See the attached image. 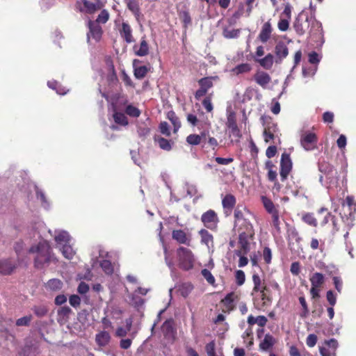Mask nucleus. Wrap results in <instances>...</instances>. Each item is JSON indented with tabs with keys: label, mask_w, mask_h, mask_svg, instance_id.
Instances as JSON below:
<instances>
[{
	"label": "nucleus",
	"mask_w": 356,
	"mask_h": 356,
	"mask_svg": "<svg viewBox=\"0 0 356 356\" xmlns=\"http://www.w3.org/2000/svg\"><path fill=\"white\" fill-rule=\"evenodd\" d=\"M29 252L35 254L34 263L37 268L42 269L50 262L56 261V257L51 252L49 243L44 239H42L36 245L31 246Z\"/></svg>",
	"instance_id": "nucleus-1"
},
{
	"label": "nucleus",
	"mask_w": 356,
	"mask_h": 356,
	"mask_svg": "<svg viewBox=\"0 0 356 356\" xmlns=\"http://www.w3.org/2000/svg\"><path fill=\"white\" fill-rule=\"evenodd\" d=\"M319 170L323 175L320 177V181L327 188L337 186L338 182V173L332 165L327 163L319 165Z\"/></svg>",
	"instance_id": "nucleus-2"
},
{
	"label": "nucleus",
	"mask_w": 356,
	"mask_h": 356,
	"mask_svg": "<svg viewBox=\"0 0 356 356\" xmlns=\"http://www.w3.org/2000/svg\"><path fill=\"white\" fill-rule=\"evenodd\" d=\"M177 256L179 266L181 268L188 270L193 268L195 261L192 251L184 247H179L177 250Z\"/></svg>",
	"instance_id": "nucleus-3"
},
{
	"label": "nucleus",
	"mask_w": 356,
	"mask_h": 356,
	"mask_svg": "<svg viewBox=\"0 0 356 356\" xmlns=\"http://www.w3.org/2000/svg\"><path fill=\"white\" fill-rule=\"evenodd\" d=\"M238 243L240 249L236 251H241L244 253H248L250 250V240L254 235V230L252 225H248V228L240 229Z\"/></svg>",
	"instance_id": "nucleus-4"
},
{
	"label": "nucleus",
	"mask_w": 356,
	"mask_h": 356,
	"mask_svg": "<svg viewBox=\"0 0 356 356\" xmlns=\"http://www.w3.org/2000/svg\"><path fill=\"white\" fill-rule=\"evenodd\" d=\"M318 142L316 135L310 131H302L300 133V143L301 147L306 151H312L316 149Z\"/></svg>",
	"instance_id": "nucleus-5"
},
{
	"label": "nucleus",
	"mask_w": 356,
	"mask_h": 356,
	"mask_svg": "<svg viewBox=\"0 0 356 356\" xmlns=\"http://www.w3.org/2000/svg\"><path fill=\"white\" fill-rule=\"evenodd\" d=\"M102 3L99 0H81L76 2V8L81 13L92 14L100 10Z\"/></svg>",
	"instance_id": "nucleus-6"
},
{
	"label": "nucleus",
	"mask_w": 356,
	"mask_h": 356,
	"mask_svg": "<svg viewBox=\"0 0 356 356\" xmlns=\"http://www.w3.org/2000/svg\"><path fill=\"white\" fill-rule=\"evenodd\" d=\"M303 14L301 13L298 15L294 22V29L298 34L303 35L305 31L309 28L311 22L312 24H318V22L315 20L312 17L306 16L304 21H302Z\"/></svg>",
	"instance_id": "nucleus-7"
},
{
	"label": "nucleus",
	"mask_w": 356,
	"mask_h": 356,
	"mask_svg": "<svg viewBox=\"0 0 356 356\" xmlns=\"http://www.w3.org/2000/svg\"><path fill=\"white\" fill-rule=\"evenodd\" d=\"M234 217L235 227H238L239 230L248 228V225H252L250 218L252 217V215L248 211H243L237 209L234 211Z\"/></svg>",
	"instance_id": "nucleus-8"
},
{
	"label": "nucleus",
	"mask_w": 356,
	"mask_h": 356,
	"mask_svg": "<svg viewBox=\"0 0 356 356\" xmlns=\"http://www.w3.org/2000/svg\"><path fill=\"white\" fill-rule=\"evenodd\" d=\"M88 26L89 31L87 33V40L88 42H91L92 40L95 42H97L100 40L102 35V29L97 22H93V21L89 20L88 22Z\"/></svg>",
	"instance_id": "nucleus-9"
},
{
	"label": "nucleus",
	"mask_w": 356,
	"mask_h": 356,
	"mask_svg": "<svg viewBox=\"0 0 356 356\" xmlns=\"http://www.w3.org/2000/svg\"><path fill=\"white\" fill-rule=\"evenodd\" d=\"M51 236L55 240L56 248L58 249L60 246L67 245L72 241V238L69 233L65 230L56 229L52 233L51 230L48 231Z\"/></svg>",
	"instance_id": "nucleus-10"
},
{
	"label": "nucleus",
	"mask_w": 356,
	"mask_h": 356,
	"mask_svg": "<svg viewBox=\"0 0 356 356\" xmlns=\"http://www.w3.org/2000/svg\"><path fill=\"white\" fill-rule=\"evenodd\" d=\"M201 220L204 226L210 229H216L218 222V216L213 210H209L204 213L201 217Z\"/></svg>",
	"instance_id": "nucleus-11"
},
{
	"label": "nucleus",
	"mask_w": 356,
	"mask_h": 356,
	"mask_svg": "<svg viewBox=\"0 0 356 356\" xmlns=\"http://www.w3.org/2000/svg\"><path fill=\"white\" fill-rule=\"evenodd\" d=\"M292 168V162L289 154L284 153L280 161V177L282 181L285 180Z\"/></svg>",
	"instance_id": "nucleus-12"
},
{
	"label": "nucleus",
	"mask_w": 356,
	"mask_h": 356,
	"mask_svg": "<svg viewBox=\"0 0 356 356\" xmlns=\"http://www.w3.org/2000/svg\"><path fill=\"white\" fill-rule=\"evenodd\" d=\"M215 77H204L198 81L200 86V89L195 92V98L199 99L206 95L209 88L213 86V81Z\"/></svg>",
	"instance_id": "nucleus-13"
},
{
	"label": "nucleus",
	"mask_w": 356,
	"mask_h": 356,
	"mask_svg": "<svg viewBox=\"0 0 356 356\" xmlns=\"http://www.w3.org/2000/svg\"><path fill=\"white\" fill-rule=\"evenodd\" d=\"M140 63V61L137 59H135L133 62L134 76L138 79L144 78L149 70V67L146 65H138Z\"/></svg>",
	"instance_id": "nucleus-14"
},
{
	"label": "nucleus",
	"mask_w": 356,
	"mask_h": 356,
	"mask_svg": "<svg viewBox=\"0 0 356 356\" xmlns=\"http://www.w3.org/2000/svg\"><path fill=\"white\" fill-rule=\"evenodd\" d=\"M273 28L270 21L265 22L259 34L258 39L263 43L266 42L270 38Z\"/></svg>",
	"instance_id": "nucleus-15"
},
{
	"label": "nucleus",
	"mask_w": 356,
	"mask_h": 356,
	"mask_svg": "<svg viewBox=\"0 0 356 356\" xmlns=\"http://www.w3.org/2000/svg\"><path fill=\"white\" fill-rule=\"evenodd\" d=\"M254 79L256 83L261 86L263 88H266L268 84L270 82L271 78L270 75L263 71H258L254 76Z\"/></svg>",
	"instance_id": "nucleus-16"
},
{
	"label": "nucleus",
	"mask_w": 356,
	"mask_h": 356,
	"mask_svg": "<svg viewBox=\"0 0 356 356\" xmlns=\"http://www.w3.org/2000/svg\"><path fill=\"white\" fill-rule=\"evenodd\" d=\"M172 237L174 240L177 241L179 243L190 245L191 238L186 234V233L181 229L173 230L172 232Z\"/></svg>",
	"instance_id": "nucleus-17"
},
{
	"label": "nucleus",
	"mask_w": 356,
	"mask_h": 356,
	"mask_svg": "<svg viewBox=\"0 0 356 356\" xmlns=\"http://www.w3.org/2000/svg\"><path fill=\"white\" fill-rule=\"evenodd\" d=\"M149 45L145 37L141 38L139 44H136L134 47V51L136 56H145L149 54Z\"/></svg>",
	"instance_id": "nucleus-18"
},
{
	"label": "nucleus",
	"mask_w": 356,
	"mask_h": 356,
	"mask_svg": "<svg viewBox=\"0 0 356 356\" xmlns=\"http://www.w3.org/2000/svg\"><path fill=\"white\" fill-rule=\"evenodd\" d=\"M119 32L121 37L127 43H131L134 42L132 29L128 23L122 22V28L120 29Z\"/></svg>",
	"instance_id": "nucleus-19"
},
{
	"label": "nucleus",
	"mask_w": 356,
	"mask_h": 356,
	"mask_svg": "<svg viewBox=\"0 0 356 356\" xmlns=\"http://www.w3.org/2000/svg\"><path fill=\"white\" fill-rule=\"evenodd\" d=\"M16 268V264L10 259H0V274L9 275Z\"/></svg>",
	"instance_id": "nucleus-20"
},
{
	"label": "nucleus",
	"mask_w": 356,
	"mask_h": 356,
	"mask_svg": "<svg viewBox=\"0 0 356 356\" xmlns=\"http://www.w3.org/2000/svg\"><path fill=\"white\" fill-rule=\"evenodd\" d=\"M267 290H263V291L258 292V296L255 298V305L258 307H264L269 305L271 302L270 298L266 293Z\"/></svg>",
	"instance_id": "nucleus-21"
},
{
	"label": "nucleus",
	"mask_w": 356,
	"mask_h": 356,
	"mask_svg": "<svg viewBox=\"0 0 356 356\" xmlns=\"http://www.w3.org/2000/svg\"><path fill=\"white\" fill-rule=\"evenodd\" d=\"M275 343V338L267 334L265 335L264 339L259 343V348L261 350L267 351L270 350Z\"/></svg>",
	"instance_id": "nucleus-22"
},
{
	"label": "nucleus",
	"mask_w": 356,
	"mask_h": 356,
	"mask_svg": "<svg viewBox=\"0 0 356 356\" xmlns=\"http://www.w3.org/2000/svg\"><path fill=\"white\" fill-rule=\"evenodd\" d=\"M275 53L279 60H277L276 62H281L283 58L287 56L289 54L288 48L283 42H280L275 46Z\"/></svg>",
	"instance_id": "nucleus-23"
},
{
	"label": "nucleus",
	"mask_w": 356,
	"mask_h": 356,
	"mask_svg": "<svg viewBox=\"0 0 356 356\" xmlns=\"http://www.w3.org/2000/svg\"><path fill=\"white\" fill-rule=\"evenodd\" d=\"M207 134L202 132L200 135L191 134L187 136L186 142L191 145H197L206 140Z\"/></svg>",
	"instance_id": "nucleus-24"
},
{
	"label": "nucleus",
	"mask_w": 356,
	"mask_h": 356,
	"mask_svg": "<svg viewBox=\"0 0 356 356\" xmlns=\"http://www.w3.org/2000/svg\"><path fill=\"white\" fill-rule=\"evenodd\" d=\"M128 9L134 15L138 20L140 15V7L138 0H124Z\"/></svg>",
	"instance_id": "nucleus-25"
},
{
	"label": "nucleus",
	"mask_w": 356,
	"mask_h": 356,
	"mask_svg": "<svg viewBox=\"0 0 356 356\" xmlns=\"http://www.w3.org/2000/svg\"><path fill=\"white\" fill-rule=\"evenodd\" d=\"M111 336L106 331H102L96 334L95 341L99 346H106L110 341Z\"/></svg>",
	"instance_id": "nucleus-26"
},
{
	"label": "nucleus",
	"mask_w": 356,
	"mask_h": 356,
	"mask_svg": "<svg viewBox=\"0 0 356 356\" xmlns=\"http://www.w3.org/2000/svg\"><path fill=\"white\" fill-rule=\"evenodd\" d=\"M149 291V289L138 287V289L134 291V293L130 295V298H131V301L136 305H141L143 303V301L140 298H136V294H140L142 296H145Z\"/></svg>",
	"instance_id": "nucleus-27"
},
{
	"label": "nucleus",
	"mask_w": 356,
	"mask_h": 356,
	"mask_svg": "<svg viewBox=\"0 0 356 356\" xmlns=\"http://www.w3.org/2000/svg\"><path fill=\"white\" fill-rule=\"evenodd\" d=\"M63 284L59 279L49 280L46 284L45 287L47 290L51 291H58L63 288Z\"/></svg>",
	"instance_id": "nucleus-28"
},
{
	"label": "nucleus",
	"mask_w": 356,
	"mask_h": 356,
	"mask_svg": "<svg viewBox=\"0 0 356 356\" xmlns=\"http://www.w3.org/2000/svg\"><path fill=\"white\" fill-rule=\"evenodd\" d=\"M201 236V242L205 244L209 249L213 246V236L209 234L206 229H201L199 232Z\"/></svg>",
	"instance_id": "nucleus-29"
},
{
	"label": "nucleus",
	"mask_w": 356,
	"mask_h": 356,
	"mask_svg": "<svg viewBox=\"0 0 356 356\" xmlns=\"http://www.w3.org/2000/svg\"><path fill=\"white\" fill-rule=\"evenodd\" d=\"M256 61L266 70H270L274 63V57L271 54H267L264 58L256 59Z\"/></svg>",
	"instance_id": "nucleus-30"
},
{
	"label": "nucleus",
	"mask_w": 356,
	"mask_h": 356,
	"mask_svg": "<svg viewBox=\"0 0 356 356\" xmlns=\"http://www.w3.org/2000/svg\"><path fill=\"white\" fill-rule=\"evenodd\" d=\"M228 134L231 138L232 143H238L242 136L237 124L228 127Z\"/></svg>",
	"instance_id": "nucleus-31"
},
{
	"label": "nucleus",
	"mask_w": 356,
	"mask_h": 356,
	"mask_svg": "<svg viewBox=\"0 0 356 356\" xmlns=\"http://www.w3.org/2000/svg\"><path fill=\"white\" fill-rule=\"evenodd\" d=\"M58 250L61 252L63 257L67 259H72L75 254V251L74 250L71 243L60 246Z\"/></svg>",
	"instance_id": "nucleus-32"
},
{
	"label": "nucleus",
	"mask_w": 356,
	"mask_h": 356,
	"mask_svg": "<svg viewBox=\"0 0 356 356\" xmlns=\"http://www.w3.org/2000/svg\"><path fill=\"white\" fill-rule=\"evenodd\" d=\"M252 281L254 283V287L252 289V294L258 293L259 291H263V290H267L266 286L261 284V280L260 277L257 274H253L252 275Z\"/></svg>",
	"instance_id": "nucleus-33"
},
{
	"label": "nucleus",
	"mask_w": 356,
	"mask_h": 356,
	"mask_svg": "<svg viewBox=\"0 0 356 356\" xmlns=\"http://www.w3.org/2000/svg\"><path fill=\"white\" fill-rule=\"evenodd\" d=\"M312 286L321 287L324 282V276L322 273H315L310 277Z\"/></svg>",
	"instance_id": "nucleus-34"
},
{
	"label": "nucleus",
	"mask_w": 356,
	"mask_h": 356,
	"mask_svg": "<svg viewBox=\"0 0 356 356\" xmlns=\"http://www.w3.org/2000/svg\"><path fill=\"white\" fill-rule=\"evenodd\" d=\"M222 204L224 209L231 210L236 204V199L234 196L231 194L226 195L222 199Z\"/></svg>",
	"instance_id": "nucleus-35"
},
{
	"label": "nucleus",
	"mask_w": 356,
	"mask_h": 356,
	"mask_svg": "<svg viewBox=\"0 0 356 356\" xmlns=\"http://www.w3.org/2000/svg\"><path fill=\"white\" fill-rule=\"evenodd\" d=\"M240 32V29H235L231 26H227L223 29L222 35L226 38H235L239 35Z\"/></svg>",
	"instance_id": "nucleus-36"
},
{
	"label": "nucleus",
	"mask_w": 356,
	"mask_h": 356,
	"mask_svg": "<svg viewBox=\"0 0 356 356\" xmlns=\"http://www.w3.org/2000/svg\"><path fill=\"white\" fill-rule=\"evenodd\" d=\"M252 69L250 64L243 63L236 66L232 70L234 74L238 75L240 74L247 73Z\"/></svg>",
	"instance_id": "nucleus-37"
},
{
	"label": "nucleus",
	"mask_w": 356,
	"mask_h": 356,
	"mask_svg": "<svg viewBox=\"0 0 356 356\" xmlns=\"http://www.w3.org/2000/svg\"><path fill=\"white\" fill-rule=\"evenodd\" d=\"M34 188H35V190L37 199L38 200H40L42 206L44 209H48L49 207V203L47 201L44 193H43V191L42 190L38 188V186H35Z\"/></svg>",
	"instance_id": "nucleus-38"
},
{
	"label": "nucleus",
	"mask_w": 356,
	"mask_h": 356,
	"mask_svg": "<svg viewBox=\"0 0 356 356\" xmlns=\"http://www.w3.org/2000/svg\"><path fill=\"white\" fill-rule=\"evenodd\" d=\"M261 199L264 208L270 214L277 211L273 202L269 198L266 196H261Z\"/></svg>",
	"instance_id": "nucleus-39"
},
{
	"label": "nucleus",
	"mask_w": 356,
	"mask_h": 356,
	"mask_svg": "<svg viewBox=\"0 0 356 356\" xmlns=\"http://www.w3.org/2000/svg\"><path fill=\"white\" fill-rule=\"evenodd\" d=\"M47 85L49 88L55 90L56 93L58 95H65L67 93V90H66L64 87L60 86L57 81H48Z\"/></svg>",
	"instance_id": "nucleus-40"
},
{
	"label": "nucleus",
	"mask_w": 356,
	"mask_h": 356,
	"mask_svg": "<svg viewBox=\"0 0 356 356\" xmlns=\"http://www.w3.org/2000/svg\"><path fill=\"white\" fill-rule=\"evenodd\" d=\"M346 205L348 208L349 215L350 217H352V216L355 213L356 211V202L354 200L353 197L352 196H347L346 198V203L343 204V207H346Z\"/></svg>",
	"instance_id": "nucleus-41"
},
{
	"label": "nucleus",
	"mask_w": 356,
	"mask_h": 356,
	"mask_svg": "<svg viewBox=\"0 0 356 356\" xmlns=\"http://www.w3.org/2000/svg\"><path fill=\"white\" fill-rule=\"evenodd\" d=\"M113 119L115 123L126 126L128 124V120L125 115L120 112L115 111L113 114Z\"/></svg>",
	"instance_id": "nucleus-42"
},
{
	"label": "nucleus",
	"mask_w": 356,
	"mask_h": 356,
	"mask_svg": "<svg viewBox=\"0 0 356 356\" xmlns=\"http://www.w3.org/2000/svg\"><path fill=\"white\" fill-rule=\"evenodd\" d=\"M71 313L68 307H62L58 310V321H65Z\"/></svg>",
	"instance_id": "nucleus-43"
},
{
	"label": "nucleus",
	"mask_w": 356,
	"mask_h": 356,
	"mask_svg": "<svg viewBox=\"0 0 356 356\" xmlns=\"http://www.w3.org/2000/svg\"><path fill=\"white\" fill-rule=\"evenodd\" d=\"M125 113L127 115L133 118H138L140 115V111L132 104H129L125 108Z\"/></svg>",
	"instance_id": "nucleus-44"
},
{
	"label": "nucleus",
	"mask_w": 356,
	"mask_h": 356,
	"mask_svg": "<svg viewBox=\"0 0 356 356\" xmlns=\"http://www.w3.org/2000/svg\"><path fill=\"white\" fill-rule=\"evenodd\" d=\"M100 266L103 271L107 275H111L113 273V266L108 260H103L100 262Z\"/></svg>",
	"instance_id": "nucleus-45"
},
{
	"label": "nucleus",
	"mask_w": 356,
	"mask_h": 356,
	"mask_svg": "<svg viewBox=\"0 0 356 356\" xmlns=\"http://www.w3.org/2000/svg\"><path fill=\"white\" fill-rule=\"evenodd\" d=\"M109 19V13L106 10H102L101 13L99 14L97 19L93 21V22H97L98 24L99 23L105 24Z\"/></svg>",
	"instance_id": "nucleus-46"
},
{
	"label": "nucleus",
	"mask_w": 356,
	"mask_h": 356,
	"mask_svg": "<svg viewBox=\"0 0 356 356\" xmlns=\"http://www.w3.org/2000/svg\"><path fill=\"white\" fill-rule=\"evenodd\" d=\"M302 220L313 227H316L317 225V221L316 219L314 218V215L312 213H305L302 216Z\"/></svg>",
	"instance_id": "nucleus-47"
},
{
	"label": "nucleus",
	"mask_w": 356,
	"mask_h": 356,
	"mask_svg": "<svg viewBox=\"0 0 356 356\" xmlns=\"http://www.w3.org/2000/svg\"><path fill=\"white\" fill-rule=\"evenodd\" d=\"M193 289V286L191 284L184 283L179 288L180 293L182 296L187 297Z\"/></svg>",
	"instance_id": "nucleus-48"
},
{
	"label": "nucleus",
	"mask_w": 356,
	"mask_h": 356,
	"mask_svg": "<svg viewBox=\"0 0 356 356\" xmlns=\"http://www.w3.org/2000/svg\"><path fill=\"white\" fill-rule=\"evenodd\" d=\"M247 253L241 251H235V254L239 257L238 267L242 268L245 266L248 263V258L245 256Z\"/></svg>",
	"instance_id": "nucleus-49"
},
{
	"label": "nucleus",
	"mask_w": 356,
	"mask_h": 356,
	"mask_svg": "<svg viewBox=\"0 0 356 356\" xmlns=\"http://www.w3.org/2000/svg\"><path fill=\"white\" fill-rule=\"evenodd\" d=\"M159 146L164 150L169 151L171 149L172 146L170 141L164 138H159L157 139Z\"/></svg>",
	"instance_id": "nucleus-50"
},
{
	"label": "nucleus",
	"mask_w": 356,
	"mask_h": 356,
	"mask_svg": "<svg viewBox=\"0 0 356 356\" xmlns=\"http://www.w3.org/2000/svg\"><path fill=\"white\" fill-rule=\"evenodd\" d=\"M32 318L31 315L25 316L18 318L15 324L17 326H28L32 321Z\"/></svg>",
	"instance_id": "nucleus-51"
},
{
	"label": "nucleus",
	"mask_w": 356,
	"mask_h": 356,
	"mask_svg": "<svg viewBox=\"0 0 356 356\" xmlns=\"http://www.w3.org/2000/svg\"><path fill=\"white\" fill-rule=\"evenodd\" d=\"M32 310L35 313L36 316L38 317L44 316L47 314L48 309L45 306H35L33 307Z\"/></svg>",
	"instance_id": "nucleus-52"
},
{
	"label": "nucleus",
	"mask_w": 356,
	"mask_h": 356,
	"mask_svg": "<svg viewBox=\"0 0 356 356\" xmlns=\"http://www.w3.org/2000/svg\"><path fill=\"white\" fill-rule=\"evenodd\" d=\"M168 118L171 121L175 127V131L178 129L180 127V122L178 120L175 113L173 111H170L168 113Z\"/></svg>",
	"instance_id": "nucleus-53"
},
{
	"label": "nucleus",
	"mask_w": 356,
	"mask_h": 356,
	"mask_svg": "<svg viewBox=\"0 0 356 356\" xmlns=\"http://www.w3.org/2000/svg\"><path fill=\"white\" fill-rule=\"evenodd\" d=\"M235 277L236 283L238 286H241L244 284L245 280V275L243 270H238L236 271Z\"/></svg>",
	"instance_id": "nucleus-54"
},
{
	"label": "nucleus",
	"mask_w": 356,
	"mask_h": 356,
	"mask_svg": "<svg viewBox=\"0 0 356 356\" xmlns=\"http://www.w3.org/2000/svg\"><path fill=\"white\" fill-rule=\"evenodd\" d=\"M201 274L204 277V279L208 282V283H209L211 284H214L215 278L209 270H207V269L202 270Z\"/></svg>",
	"instance_id": "nucleus-55"
},
{
	"label": "nucleus",
	"mask_w": 356,
	"mask_h": 356,
	"mask_svg": "<svg viewBox=\"0 0 356 356\" xmlns=\"http://www.w3.org/2000/svg\"><path fill=\"white\" fill-rule=\"evenodd\" d=\"M275 127H274L273 130H271V127L265 128L264 131V137L266 143H268L270 140L274 138L273 131H275Z\"/></svg>",
	"instance_id": "nucleus-56"
},
{
	"label": "nucleus",
	"mask_w": 356,
	"mask_h": 356,
	"mask_svg": "<svg viewBox=\"0 0 356 356\" xmlns=\"http://www.w3.org/2000/svg\"><path fill=\"white\" fill-rule=\"evenodd\" d=\"M289 19H281L278 22L277 26L280 31H286L289 26Z\"/></svg>",
	"instance_id": "nucleus-57"
},
{
	"label": "nucleus",
	"mask_w": 356,
	"mask_h": 356,
	"mask_svg": "<svg viewBox=\"0 0 356 356\" xmlns=\"http://www.w3.org/2000/svg\"><path fill=\"white\" fill-rule=\"evenodd\" d=\"M326 298L330 306H334L337 302V294L332 291H328L326 293Z\"/></svg>",
	"instance_id": "nucleus-58"
},
{
	"label": "nucleus",
	"mask_w": 356,
	"mask_h": 356,
	"mask_svg": "<svg viewBox=\"0 0 356 356\" xmlns=\"http://www.w3.org/2000/svg\"><path fill=\"white\" fill-rule=\"evenodd\" d=\"M243 338L245 340L246 338H250L248 342H247L248 346H252L253 345V338H252V330L251 328H248L245 330L243 334Z\"/></svg>",
	"instance_id": "nucleus-59"
},
{
	"label": "nucleus",
	"mask_w": 356,
	"mask_h": 356,
	"mask_svg": "<svg viewBox=\"0 0 356 356\" xmlns=\"http://www.w3.org/2000/svg\"><path fill=\"white\" fill-rule=\"evenodd\" d=\"M317 342V337L314 334H310L308 335L306 339V343L307 346L312 348L314 347Z\"/></svg>",
	"instance_id": "nucleus-60"
},
{
	"label": "nucleus",
	"mask_w": 356,
	"mask_h": 356,
	"mask_svg": "<svg viewBox=\"0 0 356 356\" xmlns=\"http://www.w3.org/2000/svg\"><path fill=\"white\" fill-rule=\"evenodd\" d=\"M206 352L208 356H212L216 355V350H215V343L214 341H211L208 344H207L206 347Z\"/></svg>",
	"instance_id": "nucleus-61"
},
{
	"label": "nucleus",
	"mask_w": 356,
	"mask_h": 356,
	"mask_svg": "<svg viewBox=\"0 0 356 356\" xmlns=\"http://www.w3.org/2000/svg\"><path fill=\"white\" fill-rule=\"evenodd\" d=\"M163 330L165 332V335H170L172 337H174L175 333L173 331V328L171 326L170 323L168 322H165L163 325Z\"/></svg>",
	"instance_id": "nucleus-62"
},
{
	"label": "nucleus",
	"mask_w": 356,
	"mask_h": 356,
	"mask_svg": "<svg viewBox=\"0 0 356 356\" xmlns=\"http://www.w3.org/2000/svg\"><path fill=\"white\" fill-rule=\"evenodd\" d=\"M69 302L73 307H76L81 303V298L77 295H72L69 298Z\"/></svg>",
	"instance_id": "nucleus-63"
},
{
	"label": "nucleus",
	"mask_w": 356,
	"mask_h": 356,
	"mask_svg": "<svg viewBox=\"0 0 356 356\" xmlns=\"http://www.w3.org/2000/svg\"><path fill=\"white\" fill-rule=\"evenodd\" d=\"M263 258L266 263L269 264L271 261L272 253L269 248L266 247L263 251Z\"/></svg>",
	"instance_id": "nucleus-64"
}]
</instances>
